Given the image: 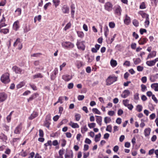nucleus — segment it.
I'll return each mask as SVG.
<instances>
[{
    "mask_svg": "<svg viewBox=\"0 0 158 158\" xmlns=\"http://www.w3.org/2000/svg\"><path fill=\"white\" fill-rule=\"evenodd\" d=\"M69 125L73 128H79V125L77 123L73 122L72 121L70 122L69 123Z\"/></svg>",
    "mask_w": 158,
    "mask_h": 158,
    "instance_id": "nucleus-22",
    "label": "nucleus"
},
{
    "mask_svg": "<svg viewBox=\"0 0 158 158\" xmlns=\"http://www.w3.org/2000/svg\"><path fill=\"white\" fill-rule=\"evenodd\" d=\"M133 24L135 27H137L139 26V22L136 19H134L133 21Z\"/></svg>",
    "mask_w": 158,
    "mask_h": 158,
    "instance_id": "nucleus-52",
    "label": "nucleus"
},
{
    "mask_svg": "<svg viewBox=\"0 0 158 158\" xmlns=\"http://www.w3.org/2000/svg\"><path fill=\"white\" fill-rule=\"evenodd\" d=\"M112 127L111 125H108L107 126L106 130L107 131H109L110 132H111L112 131Z\"/></svg>",
    "mask_w": 158,
    "mask_h": 158,
    "instance_id": "nucleus-59",
    "label": "nucleus"
},
{
    "mask_svg": "<svg viewBox=\"0 0 158 158\" xmlns=\"http://www.w3.org/2000/svg\"><path fill=\"white\" fill-rule=\"evenodd\" d=\"M22 10L20 8H18L15 11L17 16H19L21 14Z\"/></svg>",
    "mask_w": 158,
    "mask_h": 158,
    "instance_id": "nucleus-40",
    "label": "nucleus"
},
{
    "mask_svg": "<svg viewBox=\"0 0 158 158\" xmlns=\"http://www.w3.org/2000/svg\"><path fill=\"white\" fill-rule=\"evenodd\" d=\"M133 60L134 63L135 65L139 64L141 62V60L139 58H137L135 59H134Z\"/></svg>",
    "mask_w": 158,
    "mask_h": 158,
    "instance_id": "nucleus-42",
    "label": "nucleus"
},
{
    "mask_svg": "<svg viewBox=\"0 0 158 158\" xmlns=\"http://www.w3.org/2000/svg\"><path fill=\"white\" fill-rule=\"evenodd\" d=\"M101 137V134L100 133H99L98 134L96 135L94 139L95 141L96 142H98L100 140V138Z\"/></svg>",
    "mask_w": 158,
    "mask_h": 158,
    "instance_id": "nucleus-36",
    "label": "nucleus"
},
{
    "mask_svg": "<svg viewBox=\"0 0 158 158\" xmlns=\"http://www.w3.org/2000/svg\"><path fill=\"white\" fill-rule=\"evenodd\" d=\"M141 15L143 18H145L146 19H149L148 15L144 12H143Z\"/></svg>",
    "mask_w": 158,
    "mask_h": 158,
    "instance_id": "nucleus-38",
    "label": "nucleus"
},
{
    "mask_svg": "<svg viewBox=\"0 0 158 158\" xmlns=\"http://www.w3.org/2000/svg\"><path fill=\"white\" fill-rule=\"evenodd\" d=\"M75 120L77 121H79L81 118V115L79 114H76L75 115Z\"/></svg>",
    "mask_w": 158,
    "mask_h": 158,
    "instance_id": "nucleus-48",
    "label": "nucleus"
},
{
    "mask_svg": "<svg viewBox=\"0 0 158 158\" xmlns=\"http://www.w3.org/2000/svg\"><path fill=\"white\" fill-rule=\"evenodd\" d=\"M139 32L141 35H143V33L147 32V30L146 29L141 28L140 29Z\"/></svg>",
    "mask_w": 158,
    "mask_h": 158,
    "instance_id": "nucleus-61",
    "label": "nucleus"
},
{
    "mask_svg": "<svg viewBox=\"0 0 158 158\" xmlns=\"http://www.w3.org/2000/svg\"><path fill=\"white\" fill-rule=\"evenodd\" d=\"M111 65L112 67H115L117 65V63L116 60L111 59L110 61Z\"/></svg>",
    "mask_w": 158,
    "mask_h": 158,
    "instance_id": "nucleus-31",
    "label": "nucleus"
},
{
    "mask_svg": "<svg viewBox=\"0 0 158 158\" xmlns=\"http://www.w3.org/2000/svg\"><path fill=\"white\" fill-rule=\"evenodd\" d=\"M141 90L143 92H145L147 90V88L146 86L143 84H142L141 85Z\"/></svg>",
    "mask_w": 158,
    "mask_h": 158,
    "instance_id": "nucleus-51",
    "label": "nucleus"
},
{
    "mask_svg": "<svg viewBox=\"0 0 158 158\" xmlns=\"http://www.w3.org/2000/svg\"><path fill=\"white\" fill-rule=\"evenodd\" d=\"M38 113L37 112L34 111L33 113L31 114V116L29 117L28 118L29 120H31L38 116Z\"/></svg>",
    "mask_w": 158,
    "mask_h": 158,
    "instance_id": "nucleus-21",
    "label": "nucleus"
},
{
    "mask_svg": "<svg viewBox=\"0 0 158 158\" xmlns=\"http://www.w3.org/2000/svg\"><path fill=\"white\" fill-rule=\"evenodd\" d=\"M96 117V121L100 126L102 124V117L101 116H95Z\"/></svg>",
    "mask_w": 158,
    "mask_h": 158,
    "instance_id": "nucleus-23",
    "label": "nucleus"
},
{
    "mask_svg": "<svg viewBox=\"0 0 158 158\" xmlns=\"http://www.w3.org/2000/svg\"><path fill=\"white\" fill-rule=\"evenodd\" d=\"M77 33L79 37L82 38L84 37V34L83 32L77 31Z\"/></svg>",
    "mask_w": 158,
    "mask_h": 158,
    "instance_id": "nucleus-43",
    "label": "nucleus"
},
{
    "mask_svg": "<svg viewBox=\"0 0 158 158\" xmlns=\"http://www.w3.org/2000/svg\"><path fill=\"white\" fill-rule=\"evenodd\" d=\"M24 33H27L31 30L30 26L27 25V24L25 25L23 27Z\"/></svg>",
    "mask_w": 158,
    "mask_h": 158,
    "instance_id": "nucleus-20",
    "label": "nucleus"
},
{
    "mask_svg": "<svg viewBox=\"0 0 158 158\" xmlns=\"http://www.w3.org/2000/svg\"><path fill=\"white\" fill-rule=\"evenodd\" d=\"M61 142V146L62 147H64L66 144V141L64 139H62L60 140Z\"/></svg>",
    "mask_w": 158,
    "mask_h": 158,
    "instance_id": "nucleus-41",
    "label": "nucleus"
},
{
    "mask_svg": "<svg viewBox=\"0 0 158 158\" xmlns=\"http://www.w3.org/2000/svg\"><path fill=\"white\" fill-rule=\"evenodd\" d=\"M156 55V52L155 51H153L151 53H149L148 55L147 59H148L151 58H152L155 57Z\"/></svg>",
    "mask_w": 158,
    "mask_h": 158,
    "instance_id": "nucleus-27",
    "label": "nucleus"
},
{
    "mask_svg": "<svg viewBox=\"0 0 158 158\" xmlns=\"http://www.w3.org/2000/svg\"><path fill=\"white\" fill-rule=\"evenodd\" d=\"M71 26V24L70 22L68 23L64 27V30L66 31L67 30L69 29V28H70Z\"/></svg>",
    "mask_w": 158,
    "mask_h": 158,
    "instance_id": "nucleus-47",
    "label": "nucleus"
},
{
    "mask_svg": "<svg viewBox=\"0 0 158 158\" xmlns=\"http://www.w3.org/2000/svg\"><path fill=\"white\" fill-rule=\"evenodd\" d=\"M104 121L105 123L107 124L111 121V119L109 117H106L104 118Z\"/></svg>",
    "mask_w": 158,
    "mask_h": 158,
    "instance_id": "nucleus-46",
    "label": "nucleus"
},
{
    "mask_svg": "<svg viewBox=\"0 0 158 158\" xmlns=\"http://www.w3.org/2000/svg\"><path fill=\"white\" fill-rule=\"evenodd\" d=\"M13 29L16 31H17L19 28V22L17 20L15 22L13 25Z\"/></svg>",
    "mask_w": 158,
    "mask_h": 158,
    "instance_id": "nucleus-15",
    "label": "nucleus"
},
{
    "mask_svg": "<svg viewBox=\"0 0 158 158\" xmlns=\"http://www.w3.org/2000/svg\"><path fill=\"white\" fill-rule=\"evenodd\" d=\"M51 114H49L46 115L45 120L50 122L51 121Z\"/></svg>",
    "mask_w": 158,
    "mask_h": 158,
    "instance_id": "nucleus-56",
    "label": "nucleus"
},
{
    "mask_svg": "<svg viewBox=\"0 0 158 158\" xmlns=\"http://www.w3.org/2000/svg\"><path fill=\"white\" fill-rule=\"evenodd\" d=\"M149 19H146L145 22H144V25L146 27H148L149 24Z\"/></svg>",
    "mask_w": 158,
    "mask_h": 158,
    "instance_id": "nucleus-58",
    "label": "nucleus"
},
{
    "mask_svg": "<svg viewBox=\"0 0 158 158\" xmlns=\"http://www.w3.org/2000/svg\"><path fill=\"white\" fill-rule=\"evenodd\" d=\"M148 40V39L146 37H141L139 39L138 42L139 45H143L146 44Z\"/></svg>",
    "mask_w": 158,
    "mask_h": 158,
    "instance_id": "nucleus-11",
    "label": "nucleus"
},
{
    "mask_svg": "<svg viewBox=\"0 0 158 158\" xmlns=\"http://www.w3.org/2000/svg\"><path fill=\"white\" fill-rule=\"evenodd\" d=\"M39 95V94L37 93L33 94L27 99L28 102L32 100L33 99L36 98Z\"/></svg>",
    "mask_w": 158,
    "mask_h": 158,
    "instance_id": "nucleus-19",
    "label": "nucleus"
},
{
    "mask_svg": "<svg viewBox=\"0 0 158 158\" xmlns=\"http://www.w3.org/2000/svg\"><path fill=\"white\" fill-rule=\"evenodd\" d=\"M130 94V92L128 89L124 90L121 95L122 97L125 98L127 97Z\"/></svg>",
    "mask_w": 158,
    "mask_h": 158,
    "instance_id": "nucleus-14",
    "label": "nucleus"
},
{
    "mask_svg": "<svg viewBox=\"0 0 158 158\" xmlns=\"http://www.w3.org/2000/svg\"><path fill=\"white\" fill-rule=\"evenodd\" d=\"M73 154L72 150H70L66 152L64 155L65 158H73Z\"/></svg>",
    "mask_w": 158,
    "mask_h": 158,
    "instance_id": "nucleus-12",
    "label": "nucleus"
},
{
    "mask_svg": "<svg viewBox=\"0 0 158 158\" xmlns=\"http://www.w3.org/2000/svg\"><path fill=\"white\" fill-rule=\"evenodd\" d=\"M92 112L95 114H101V112L96 108H94L92 109Z\"/></svg>",
    "mask_w": 158,
    "mask_h": 158,
    "instance_id": "nucleus-39",
    "label": "nucleus"
},
{
    "mask_svg": "<svg viewBox=\"0 0 158 158\" xmlns=\"http://www.w3.org/2000/svg\"><path fill=\"white\" fill-rule=\"evenodd\" d=\"M88 131V128H87L86 125L84 126L83 127L81 128V132L82 134H84Z\"/></svg>",
    "mask_w": 158,
    "mask_h": 158,
    "instance_id": "nucleus-45",
    "label": "nucleus"
},
{
    "mask_svg": "<svg viewBox=\"0 0 158 158\" xmlns=\"http://www.w3.org/2000/svg\"><path fill=\"white\" fill-rule=\"evenodd\" d=\"M118 80V77L114 75L109 76L106 80V85H110L113 83L117 81Z\"/></svg>",
    "mask_w": 158,
    "mask_h": 158,
    "instance_id": "nucleus-1",
    "label": "nucleus"
},
{
    "mask_svg": "<svg viewBox=\"0 0 158 158\" xmlns=\"http://www.w3.org/2000/svg\"><path fill=\"white\" fill-rule=\"evenodd\" d=\"M104 34L106 37L107 38L109 32V30L107 26H105L104 28Z\"/></svg>",
    "mask_w": 158,
    "mask_h": 158,
    "instance_id": "nucleus-26",
    "label": "nucleus"
},
{
    "mask_svg": "<svg viewBox=\"0 0 158 158\" xmlns=\"http://www.w3.org/2000/svg\"><path fill=\"white\" fill-rule=\"evenodd\" d=\"M39 135L40 137H43L44 136V133L42 130L40 129L39 130Z\"/></svg>",
    "mask_w": 158,
    "mask_h": 158,
    "instance_id": "nucleus-60",
    "label": "nucleus"
},
{
    "mask_svg": "<svg viewBox=\"0 0 158 158\" xmlns=\"http://www.w3.org/2000/svg\"><path fill=\"white\" fill-rule=\"evenodd\" d=\"M7 98V95L5 93H0V102L5 101Z\"/></svg>",
    "mask_w": 158,
    "mask_h": 158,
    "instance_id": "nucleus-13",
    "label": "nucleus"
},
{
    "mask_svg": "<svg viewBox=\"0 0 158 158\" xmlns=\"http://www.w3.org/2000/svg\"><path fill=\"white\" fill-rule=\"evenodd\" d=\"M72 78V76L68 74L62 76V79L66 81H68Z\"/></svg>",
    "mask_w": 158,
    "mask_h": 158,
    "instance_id": "nucleus-16",
    "label": "nucleus"
},
{
    "mask_svg": "<svg viewBox=\"0 0 158 158\" xmlns=\"http://www.w3.org/2000/svg\"><path fill=\"white\" fill-rule=\"evenodd\" d=\"M155 61L154 60L148 61L146 62L147 64L150 66H152L155 65Z\"/></svg>",
    "mask_w": 158,
    "mask_h": 158,
    "instance_id": "nucleus-32",
    "label": "nucleus"
},
{
    "mask_svg": "<svg viewBox=\"0 0 158 158\" xmlns=\"http://www.w3.org/2000/svg\"><path fill=\"white\" fill-rule=\"evenodd\" d=\"M71 17L73 18L74 17L75 7L74 4H72L71 6Z\"/></svg>",
    "mask_w": 158,
    "mask_h": 158,
    "instance_id": "nucleus-18",
    "label": "nucleus"
},
{
    "mask_svg": "<svg viewBox=\"0 0 158 158\" xmlns=\"http://www.w3.org/2000/svg\"><path fill=\"white\" fill-rule=\"evenodd\" d=\"M0 139L3 141L6 142L7 140V136L2 133L0 134Z\"/></svg>",
    "mask_w": 158,
    "mask_h": 158,
    "instance_id": "nucleus-25",
    "label": "nucleus"
},
{
    "mask_svg": "<svg viewBox=\"0 0 158 158\" xmlns=\"http://www.w3.org/2000/svg\"><path fill=\"white\" fill-rule=\"evenodd\" d=\"M152 88H154V90L155 91H158V84L154 83L151 85Z\"/></svg>",
    "mask_w": 158,
    "mask_h": 158,
    "instance_id": "nucleus-37",
    "label": "nucleus"
},
{
    "mask_svg": "<svg viewBox=\"0 0 158 158\" xmlns=\"http://www.w3.org/2000/svg\"><path fill=\"white\" fill-rule=\"evenodd\" d=\"M143 107L141 105H138L136 106V110L138 112H140L142 110Z\"/></svg>",
    "mask_w": 158,
    "mask_h": 158,
    "instance_id": "nucleus-49",
    "label": "nucleus"
},
{
    "mask_svg": "<svg viewBox=\"0 0 158 158\" xmlns=\"http://www.w3.org/2000/svg\"><path fill=\"white\" fill-rule=\"evenodd\" d=\"M124 23L127 25H128L131 22V19L130 18L126 15L125 19L124 20Z\"/></svg>",
    "mask_w": 158,
    "mask_h": 158,
    "instance_id": "nucleus-24",
    "label": "nucleus"
},
{
    "mask_svg": "<svg viewBox=\"0 0 158 158\" xmlns=\"http://www.w3.org/2000/svg\"><path fill=\"white\" fill-rule=\"evenodd\" d=\"M157 76H158V73L155 75L151 76L150 77V80L152 82L155 81L158 78Z\"/></svg>",
    "mask_w": 158,
    "mask_h": 158,
    "instance_id": "nucleus-28",
    "label": "nucleus"
},
{
    "mask_svg": "<svg viewBox=\"0 0 158 158\" xmlns=\"http://www.w3.org/2000/svg\"><path fill=\"white\" fill-rule=\"evenodd\" d=\"M88 62L91 63L94 60V55L89 56L87 55Z\"/></svg>",
    "mask_w": 158,
    "mask_h": 158,
    "instance_id": "nucleus-30",
    "label": "nucleus"
},
{
    "mask_svg": "<svg viewBox=\"0 0 158 158\" xmlns=\"http://www.w3.org/2000/svg\"><path fill=\"white\" fill-rule=\"evenodd\" d=\"M151 131V129L149 127L146 128L144 129V133L145 137H148L149 136Z\"/></svg>",
    "mask_w": 158,
    "mask_h": 158,
    "instance_id": "nucleus-17",
    "label": "nucleus"
},
{
    "mask_svg": "<svg viewBox=\"0 0 158 158\" xmlns=\"http://www.w3.org/2000/svg\"><path fill=\"white\" fill-rule=\"evenodd\" d=\"M62 47L65 49L70 50L73 49L74 47V44L69 41H64L61 43Z\"/></svg>",
    "mask_w": 158,
    "mask_h": 158,
    "instance_id": "nucleus-2",
    "label": "nucleus"
},
{
    "mask_svg": "<svg viewBox=\"0 0 158 158\" xmlns=\"http://www.w3.org/2000/svg\"><path fill=\"white\" fill-rule=\"evenodd\" d=\"M43 76L42 74L41 73H37L36 74H35L33 76V79H34L36 78H42L43 77Z\"/></svg>",
    "mask_w": 158,
    "mask_h": 158,
    "instance_id": "nucleus-33",
    "label": "nucleus"
},
{
    "mask_svg": "<svg viewBox=\"0 0 158 158\" xmlns=\"http://www.w3.org/2000/svg\"><path fill=\"white\" fill-rule=\"evenodd\" d=\"M25 84V83L24 81H22L16 85V88L17 89H19L21 88L23 86H24Z\"/></svg>",
    "mask_w": 158,
    "mask_h": 158,
    "instance_id": "nucleus-34",
    "label": "nucleus"
},
{
    "mask_svg": "<svg viewBox=\"0 0 158 158\" xmlns=\"http://www.w3.org/2000/svg\"><path fill=\"white\" fill-rule=\"evenodd\" d=\"M109 25L110 28H113L115 27V24L114 22H109Z\"/></svg>",
    "mask_w": 158,
    "mask_h": 158,
    "instance_id": "nucleus-54",
    "label": "nucleus"
},
{
    "mask_svg": "<svg viewBox=\"0 0 158 158\" xmlns=\"http://www.w3.org/2000/svg\"><path fill=\"white\" fill-rule=\"evenodd\" d=\"M22 129V125L21 123H20L15 128L14 133L16 134H20L21 130Z\"/></svg>",
    "mask_w": 158,
    "mask_h": 158,
    "instance_id": "nucleus-9",
    "label": "nucleus"
},
{
    "mask_svg": "<svg viewBox=\"0 0 158 158\" xmlns=\"http://www.w3.org/2000/svg\"><path fill=\"white\" fill-rule=\"evenodd\" d=\"M64 150L63 148L59 150L58 152L59 154V156H63V155L64 153Z\"/></svg>",
    "mask_w": 158,
    "mask_h": 158,
    "instance_id": "nucleus-57",
    "label": "nucleus"
},
{
    "mask_svg": "<svg viewBox=\"0 0 158 158\" xmlns=\"http://www.w3.org/2000/svg\"><path fill=\"white\" fill-rule=\"evenodd\" d=\"M18 45V49L19 50H21L23 47V44L21 43V39L19 38H17L16 41L14 42L13 44V46L15 47Z\"/></svg>",
    "mask_w": 158,
    "mask_h": 158,
    "instance_id": "nucleus-5",
    "label": "nucleus"
},
{
    "mask_svg": "<svg viewBox=\"0 0 158 158\" xmlns=\"http://www.w3.org/2000/svg\"><path fill=\"white\" fill-rule=\"evenodd\" d=\"M113 6V5L112 3L110 1L106 2L104 5L105 9L109 12H110L112 10Z\"/></svg>",
    "mask_w": 158,
    "mask_h": 158,
    "instance_id": "nucleus-4",
    "label": "nucleus"
},
{
    "mask_svg": "<svg viewBox=\"0 0 158 158\" xmlns=\"http://www.w3.org/2000/svg\"><path fill=\"white\" fill-rule=\"evenodd\" d=\"M76 65L78 69H80L81 67L84 65L83 62L81 61H78L77 62Z\"/></svg>",
    "mask_w": 158,
    "mask_h": 158,
    "instance_id": "nucleus-35",
    "label": "nucleus"
},
{
    "mask_svg": "<svg viewBox=\"0 0 158 158\" xmlns=\"http://www.w3.org/2000/svg\"><path fill=\"white\" fill-rule=\"evenodd\" d=\"M61 10L63 14H69V9L67 5H64L61 8Z\"/></svg>",
    "mask_w": 158,
    "mask_h": 158,
    "instance_id": "nucleus-10",
    "label": "nucleus"
},
{
    "mask_svg": "<svg viewBox=\"0 0 158 158\" xmlns=\"http://www.w3.org/2000/svg\"><path fill=\"white\" fill-rule=\"evenodd\" d=\"M76 45L79 49L83 51L85 50V46L83 43V42H77Z\"/></svg>",
    "mask_w": 158,
    "mask_h": 158,
    "instance_id": "nucleus-8",
    "label": "nucleus"
},
{
    "mask_svg": "<svg viewBox=\"0 0 158 158\" xmlns=\"http://www.w3.org/2000/svg\"><path fill=\"white\" fill-rule=\"evenodd\" d=\"M129 101L128 99L123 100V104L125 106H127L128 104Z\"/></svg>",
    "mask_w": 158,
    "mask_h": 158,
    "instance_id": "nucleus-64",
    "label": "nucleus"
},
{
    "mask_svg": "<svg viewBox=\"0 0 158 158\" xmlns=\"http://www.w3.org/2000/svg\"><path fill=\"white\" fill-rule=\"evenodd\" d=\"M132 36L135 39H138L139 37V36L138 34L136 33L135 32L133 33Z\"/></svg>",
    "mask_w": 158,
    "mask_h": 158,
    "instance_id": "nucleus-63",
    "label": "nucleus"
},
{
    "mask_svg": "<svg viewBox=\"0 0 158 158\" xmlns=\"http://www.w3.org/2000/svg\"><path fill=\"white\" fill-rule=\"evenodd\" d=\"M9 76L10 74L8 73H6L3 74L1 77L2 82L4 84H7L10 81Z\"/></svg>",
    "mask_w": 158,
    "mask_h": 158,
    "instance_id": "nucleus-3",
    "label": "nucleus"
},
{
    "mask_svg": "<svg viewBox=\"0 0 158 158\" xmlns=\"http://www.w3.org/2000/svg\"><path fill=\"white\" fill-rule=\"evenodd\" d=\"M3 128L4 130L8 131L9 130V127L5 124H3Z\"/></svg>",
    "mask_w": 158,
    "mask_h": 158,
    "instance_id": "nucleus-53",
    "label": "nucleus"
},
{
    "mask_svg": "<svg viewBox=\"0 0 158 158\" xmlns=\"http://www.w3.org/2000/svg\"><path fill=\"white\" fill-rule=\"evenodd\" d=\"M45 147H47L48 146H52V142L50 140H48L47 142L44 144Z\"/></svg>",
    "mask_w": 158,
    "mask_h": 158,
    "instance_id": "nucleus-50",
    "label": "nucleus"
},
{
    "mask_svg": "<svg viewBox=\"0 0 158 158\" xmlns=\"http://www.w3.org/2000/svg\"><path fill=\"white\" fill-rule=\"evenodd\" d=\"M114 14L118 16L121 15L122 10L119 6L116 5L114 7Z\"/></svg>",
    "mask_w": 158,
    "mask_h": 158,
    "instance_id": "nucleus-6",
    "label": "nucleus"
},
{
    "mask_svg": "<svg viewBox=\"0 0 158 158\" xmlns=\"http://www.w3.org/2000/svg\"><path fill=\"white\" fill-rule=\"evenodd\" d=\"M12 69L16 74H21L23 71L22 69L16 65H15L13 67Z\"/></svg>",
    "mask_w": 158,
    "mask_h": 158,
    "instance_id": "nucleus-7",
    "label": "nucleus"
},
{
    "mask_svg": "<svg viewBox=\"0 0 158 158\" xmlns=\"http://www.w3.org/2000/svg\"><path fill=\"white\" fill-rule=\"evenodd\" d=\"M96 123H91L88 124V127L90 129L94 128L96 127Z\"/></svg>",
    "mask_w": 158,
    "mask_h": 158,
    "instance_id": "nucleus-55",
    "label": "nucleus"
},
{
    "mask_svg": "<svg viewBox=\"0 0 158 158\" xmlns=\"http://www.w3.org/2000/svg\"><path fill=\"white\" fill-rule=\"evenodd\" d=\"M29 85L34 90H37V89L36 86L34 84H30Z\"/></svg>",
    "mask_w": 158,
    "mask_h": 158,
    "instance_id": "nucleus-62",
    "label": "nucleus"
},
{
    "mask_svg": "<svg viewBox=\"0 0 158 158\" xmlns=\"http://www.w3.org/2000/svg\"><path fill=\"white\" fill-rule=\"evenodd\" d=\"M9 30L8 29L5 28L3 29H0V32L4 34H6L9 32Z\"/></svg>",
    "mask_w": 158,
    "mask_h": 158,
    "instance_id": "nucleus-44",
    "label": "nucleus"
},
{
    "mask_svg": "<svg viewBox=\"0 0 158 158\" xmlns=\"http://www.w3.org/2000/svg\"><path fill=\"white\" fill-rule=\"evenodd\" d=\"M51 124V123L50 122L45 120L43 124V125L44 126L47 127L48 129H49L50 125Z\"/></svg>",
    "mask_w": 158,
    "mask_h": 158,
    "instance_id": "nucleus-29",
    "label": "nucleus"
}]
</instances>
